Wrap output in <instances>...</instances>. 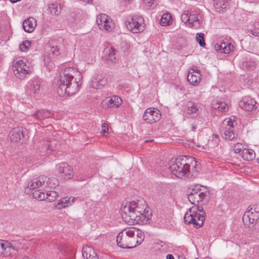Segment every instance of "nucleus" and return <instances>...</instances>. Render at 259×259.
<instances>
[{"mask_svg": "<svg viewBox=\"0 0 259 259\" xmlns=\"http://www.w3.org/2000/svg\"><path fill=\"white\" fill-rule=\"evenodd\" d=\"M121 211L122 219L130 225L147 224L152 215L149 207H145L135 201L127 203L121 208Z\"/></svg>", "mask_w": 259, "mask_h": 259, "instance_id": "f257e3e1", "label": "nucleus"}, {"mask_svg": "<svg viewBox=\"0 0 259 259\" xmlns=\"http://www.w3.org/2000/svg\"><path fill=\"white\" fill-rule=\"evenodd\" d=\"M76 74L80 75L76 69L73 67L65 68L60 72L57 90L59 96H62L65 94L69 96H72L79 91L81 83L77 81L76 78L74 80Z\"/></svg>", "mask_w": 259, "mask_h": 259, "instance_id": "f03ea898", "label": "nucleus"}, {"mask_svg": "<svg viewBox=\"0 0 259 259\" xmlns=\"http://www.w3.org/2000/svg\"><path fill=\"white\" fill-rule=\"evenodd\" d=\"M186 156H180L175 160H171L168 168L176 177L181 178L189 176L190 164Z\"/></svg>", "mask_w": 259, "mask_h": 259, "instance_id": "7ed1b4c3", "label": "nucleus"}, {"mask_svg": "<svg viewBox=\"0 0 259 259\" xmlns=\"http://www.w3.org/2000/svg\"><path fill=\"white\" fill-rule=\"evenodd\" d=\"M194 205L185 213L184 219L186 224H192L194 227L198 228L204 223L205 212L202 206H198V204Z\"/></svg>", "mask_w": 259, "mask_h": 259, "instance_id": "20e7f679", "label": "nucleus"}, {"mask_svg": "<svg viewBox=\"0 0 259 259\" xmlns=\"http://www.w3.org/2000/svg\"><path fill=\"white\" fill-rule=\"evenodd\" d=\"M187 194L189 201L194 205L202 201L207 202L210 198L209 190L206 187L198 185L190 187L187 190Z\"/></svg>", "mask_w": 259, "mask_h": 259, "instance_id": "39448f33", "label": "nucleus"}, {"mask_svg": "<svg viewBox=\"0 0 259 259\" xmlns=\"http://www.w3.org/2000/svg\"><path fill=\"white\" fill-rule=\"evenodd\" d=\"M136 234L134 235V232L132 229L125 232L124 234L123 231L118 233L116 237V242L117 245L123 248H132L135 247L141 243L142 239L135 240Z\"/></svg>", "mask_w": 259, "mask_h": 259, "instance_id": "423d86ee", "label": "nucleus"}, {"mask_svg": "<svg viewBox=\"0 0 259 259\" xmlns=\"http://www.w3.org/2000/svg\"><path fill=\"white\" fill-rule=\"evenodd\" d=\"M181 20L190 27L198 28L201 23V16L198 9H191L189 12L181 15Z\"/></svg>", "mask_w": 259, "mask_h": 259, "instance_id": "0eeeda50", "label": "nucleus"}, {"mask_svg": "<svg viewBox=\"0 0 259 259\" xmlns=\"http://www.w3.org/2000/svg\"><path fill=\"white\" fill-rule=\"evenodd\" d=\"M220 131L223 138L227 140H233L237 136L234 133L233 121L231 119H226L223 121Z\"/></svg>", "mask_w": 259, "mask_h": 259, "instance_id": "6e6552de", "label": "nucleus"}, {"mask_svg": "<svg viewBox=\"0 0 259 259\" xmlns=\"http://www.w3.org/2000/svg\"><path fill=\"white\" fill-rule=\"evenodd\" d=\"M12 69L16 77L20 79L24 78L28 73L29 67L22 60L14 61Z\"/></svg>", "mask_w": 259, "mask_h": 259, "instance_id": "1a4fd4ad", "label": "nucleus"}, {"mask_svg": "<svg viewBox=\"0 0 259 259\" xmlns=\"http://www.w3.org/2000/svg\"><path fill=\"white\" fill-rule=\"evenodd\" d=\"M160 117V112L157 108H149L144 112L143 120L147 123L153 124L159 121Z\"/></svg>", "mask_w": 259, "mask_h": 259, "instance_id": "9d476101", "label": "nucleus"}, {"mask_svg": "<svg viewBox=\"0 0 259 259\" xmlns=\"http://www.w3.org/2000/svg\"><path fill=\"white\" fill-rule=\"evenodd\" d=\"M143 20L141 18H131L126 21V27L133 33H139L144 30V25L142 23Z\"/></svg>", "mask_w": 259, "mask_h": 259, "instance_id": "9b49d317", "label": "nucleus"}, {"mask_svg": "<svg viewBox=\"0 0 259 259\" xmlns=\"http://www.w3.org/2000/svg\"><path fill=\"white\" fill-rule=\"evenodd\" d=\"M56 168L61 175L62 178L65 180L70 179L73 176L72 167L65 162L59 163L56 165Z\"/></svg>", "mask_w": 259, "mask_h": 259, "instance_id": "f8f14e48", "label": "nucleus"}, {"mask_svg": "<svg viewBox=\"0 0 259 259\" xmlns=\"http://www.w3.org/2000/svg\"><path fill=\"white\" fill-rule=\"evenodd\" d=\"M9 136L11 141L17 142L27 137V131L23 127H17L10 131Z\"/></svg>", "mask_w": 259, "mask_h": 259, "instance_id": "ddd939ff", "label": "nucleus"}, {"mask_svg": "<svg viewBox=\"0 0 259 259\" xmlns=\"http://www.w3.org/2000/svg\"><path fill=\"white\" fill-rule=\"evenodd\" d=\"M256 101L250 96H245L239 102L240 108L246 111H251L256 108Z\"/></svg>", "mask_w": 259, "mask_h": 259, "instance_id": "4468645a", "label": "nucleus"}, {"mask_svg": "<svg viewBox=\"0 0 259 259\" xmlns=\"http://www.w3.org/2000/svg\"><path fill=\"white\" fill-rule=\"evenodd\" d=\"M48 177L45 176L39 177L38 179L31 180L28 183V187L25 188V192L29 193L31 190L38 188L40 186L45 185Z\"/></svg>", "mask_w": 259, "mask_h": 259, "instance_id": "2eb2a0df", "label": "nucleus"}, {"mask_svg": "<svg viewBox=\"0 0 259 259\" xmlns=\"http://www.w3.org/2000/svg\"><path fill=\"white\" fill-rule=\"evenodd\" d=\"M258 219L259 214L258 213H254L253 211L247 208L243 215L242 221L245 225L249 226L257 221Z\"/></svg>", "mask_w": 259, "mask_h": 259, "instance_id": "dca6fc26", "label": "nucleus"}, {"mask_svg": "<svg viewBox=\"0 0 259 259\" xmlns=\"http://www.w3.org/2000/svg\"><path fill=\"white\" fill-rule=\"evenodd\" d=\"M54 113L51 111L45 109L37 110L31 115L36 120L41 121L46 118H53Z\"/></svg>", "mask_w": 259, "mask_h": 259, "instance_id": "f3484780", "label": "nucleus"}, {"mask_svg": "<svg viewBox=\"0 0 259 259\" xmlns=\"http://www.w3.org/2000/svg\"><path fill=\"white\" fill-rule=\"evenodd\" d=\"M75 198L74 197H67L62 198L58 200L57 203H55L54 205L58 209L66 208L72 205L75 201Z\"/></svg>", "mask_w": 259, "mask_h": 259, "instance_id": "a211bd4d", "label": "nucleus"}, {"mask_svg": "<svg viewBox=\"0 0 259 259\" xmlns=\"http://www.w3.org/2000/svg\"><path fill=\"white\" fill-rule=\"evenodd\" d=\"M36 26V21L34 18L30 17L25 20L23 22L24 30L28 33L32 32Z\"/></svg>", "mask_w": 259, "mask_h": 259, "instance_id": "6ab92c4d", "label": "nucleus"}, {"mask_svg": "<svg viewBox=\"0 0 259 259\" xmlns=\"http://www.w3.org/2000/svg\"><path fill=\"white\" fill-rule=\"evenodd\" d=\"M82 252L84 259H99L97 253L91 246L88 245L83 246Z\"/></svg>", "mask_w": 259, "mask_h": 259, "instance_id": "aec40b11", "label": "nucleus"}, {"mask_svg": "<svg viewBox=\"0 0 259 259\" xmlns=\"http://www.w3.org/2000/svg\"><path fill=\"white\" fill-rule=\"evenodd\" d=\"M186 113L193 114V117L196 116L199 112V107L197 103L189 101L186 104V108L185 109Z\"/></svg>", "mask_w": 259, "mask_h": 259, "instance_id": "412c9836", "label": "nucleus"}, {"mask_svg": "<svg viewBox=\"0 0 259 259\" xmlns=\"http://www.w3.org/2000/svg\"><path fill=\"white\" fill-rule=\"evenodd\" d=\"M192 70V72L189 71L187 76V80L191 84L196 85L199 82L200 80V71L197 69L195 71L194 69Z\"/></svg>", "mask_w": 259, "mask_h": 259, "instance_id": "4be33fe9", "label": "nucleus"}, {"mask_svg": "<svg viewBox=\"0 0 259 259\" xmlns=\"http://www.w3.org/2000/svg\"><path fill=\"white\" fill-rule=\"evenodd\" d=\"M211 107L220 111H226L228 109V106L224 101L219 100H213L211 104Z\"/></svg>", "mask_w": 259, "mask_h": 259, "instance_id": "5701e85b", "label": "nucleus"}, {"mask_svg": "<svg viewBox=\"0 0 259 259\" xmlns=\"http://www.w3.org/2000/svg\"><path fill=\"white\" fill-rule=\"evenodd\" d=\"M107 100V106L109 107L117 108L122 103V99L119 96H114Z\"/></svg>", "mask_w": 259, "mask_h": 259, "instance_id": "b1692460", "label": "nucleus"}, {"mask_svg": "<svg viewBox=\"0 0 259 259\" xmlns=\"http://www.w3.org/2000/svg\"><path fill=\"white\" fill-rule=\"evenodd\" d=\"M107 83V79L98 76L92 81V86L95 89H101Z\"/></svg>", "mask_w": 259, "mask_h": 259, "instance_id": "393cba45", "label": "nucleus"}, {"mask_svg": "<svg viewBox=\"0 0 259 259\" xmlns=\"http://www.w3.org/2000/svg\"><path fill=\"white\" fill-rule=\"evenodd\" d=\"M242 157L245 160H251L255 158V154L252 149L244 148L241 153Z\"/></svg>", "mask_w": 259, "mask_h": 259, "instance_id": "a878e982", "label": "nucleus"}, {"mask_svg": "<svg viewBox=\"0 0 259 259\" xmlns=\"http://www.w3.org/2000/svg\"><path fill=\"white\" fill-rule=\"evenodd\" d=\"M256 66L255 61L246 59V60L243 61L241 65V68L244 70H253Z\"/></svg>", "mask_w": 259, "mask_h": 259, "instance_id": "bb28decb", "label": "nucleus"}, {"mask_svg": "<svg viewBox=\"0 0 259 259\" xmlns=\"http://www.w3.org/2000/svg\"><path fill=\"white\" fill-rule=\"evenodd\" d=\"M30 91L34 95H37L40 92V82L38 79H35L31 85Z\"/></svg>", "mask_w": 259, "mask_h": 259, "instance_id": "cd10ccee", "label": "nucleus"}, {"mask_svg": "<svg viewBox=\"0 0 259 259\" xmlns=\"http://www.w3.org/2000/svg\"><path fill=\"white\" fill-rule=\"evenodd\" d=\"M213 5L215 8L219 11L227 9L228 4V2L226 0H214Z\"/></svg>", "mask_w": 259, "mask_h": 259, "instance_id": "c85d7f7f", "label": "nucleus"}, {"mask_svg": "<svg viewBox=\"0 0 259 259\" xmlns=\"http://www.w3.org/2000/svg\"><path fill=\"white\" fill-rule=\"evenodd\" d=\"M221 53L225 54H229L231 51L233 50V46L231 42H221Z\"/></svg>", "mask_w": 259, "mask_h": 259, "instance_id": "c756f323", "label": "nucleus"}, {"mask_svg": "<svg viewBox=\"0 0 259 259\" xmlns=\"http://www.w3.org/2000/svg\"><path fill=\"white\" fill-rule=\"evenodd\" d=\"M109 17L105 14L97 16L96 21L100 29L102 28V25H104V23L106 24V23L109 20Z\"/></svg>", "mask_w": 259, "mask_h": 259, "instance_id": "7c9ffc66", "label": "nucleus"}, {"mask_svg": "<svg viewBox=\"0 0 259 259\" xmlns=\"http://www.w3.org/2000/svg\"><path fill=\"white\" fill-rule=\"evenodd\" d=\"M115 51L116 50L113 49L112 47L110 48H107L105 50V52L108 54L107 57V60L108 62L112 63L115 60Z\"/></svg>", "mask_w": 259, "mask_h": 259, "instance_id": "2f4dec72", "label": "nucleus"}, {"mask_svg": "<svg viewBox=\"0 0 259 259\" xmlns=\"http://www.w3.org/2000/svg\"><path fill=\"white\" fill-rule=\"evenodd\" d=\"M49 9L51 12V13L53 15H58L61 11V8L57 3H53L50 5Z\"/></svg>", "mask_w": 259, "mask_h": 259, "instance_id": "473e14b6", "label": "nucleus"}, {"mask_svg": "<svg viewBox=\"0 0 259 259\" xmlns=\"http://www.w3.org/2000/svg\"><path fill=\"white\" fill-rule=\"evenodd\" d=\"M53 147L51 144H49V142H47V143L42 147H39V150L43 155L50 154L53 150Z\"/></svg>", "mask_w": 259, "mask_h": 259, "instance_id": "72a5a7b5", "label": "nucleus"}, {"mask_svg": "<svg viewBox=\"0 0 259 259\" xmlns=\"http://www.w3.org/2000/svg\"><path fill=\"white\" fill-rule=\"evenodd\" d=\"M11 249H14V247L12 246H9L6 243H2L0 241V257L6 256V251L8 249L10 250Z\"/></svg>", "mask_w": 259, "mask_h": 259, "instance_id": "f704fd0d", "label": "nucleus"}, {"mask_svg": "<svg viewBox=\"0 0 259 259\" xmlns=\"http://www.w3.org/2000/svg\"><path fill=\"white\" fill-rule=\"evenodd\" d=\"M58 197V193L55 191H50L46 194V198L50 202H53Z\"/></svg>", "mask_w": 259, "mask_h": 259, "instance_id": "c9c22d12", "label": "nucleus"}, {"mask_svg": "<svg viewBox=\"0 0 259 259\" xmlns=\"http://www.w3.org/2000/svg\"><path fill=\"white\" fill-rule=\"evenodd\" d=\"M171 19V16L170 14H164L162 16L160 19V23L162 26H166L169 25Z\"/></svg>", "mask_w": 259, "mask_h": 259, "instance_id": "e433bc0d", "label": "nucleus"}, {"mask_svg": "<svg viewBox=\"0 0 259 259\" xmlns=\"http://www.w3.org/2000/svg\"><path fill=\"white\" fill-rule=\"evenodd\" d=\"M46 185L50 187L55 188L59 184V181L56 178H48L46 181Z\"/></svg>", "mask_w": 259, "mask_h": 259, "instance_id": "4c0bfd02", "label": "nucleus"}, {"mask_svg": "<svg viewBox=\"0 0 259 259\" xmlns=\"http://www.w3.org/2000/svg\"><path fill=\"white\" fill-rule=\"evenodd\" d=\"M33 197L34 198L38 200H44L46 199V194L44 192L40 191L39 190H36L33 192Z\"/></svg>", "mask_w": 259, "mask_h": 259, "instance_id": "58836bf2", "label": "nucleus"}, {"mask_svg": "<svg viewBox=\"0 0 259 259\" xmlns=\"http://www.w3.org/2000/svg\"><path fill=\"white\" fill-rule=\"evenodd\" d=\"M196 39L201 47H204L205 46V42L204 38V34L203 33H197Z\"/></svg>", "mask_w": 259, "mask_h": 259, "instance_id": "ea45409f", "label": "nucleus"}, {"mask_svg": "<svg viewBox=\"0 0 259 259\" xmlns=\"http://www.w3.org/2000/svg\"><path fill=\"white\" fill-rule=\"evenodd\" d=\"M114 27V24L112 23L111 19L109 17V20L106 23V24L104 23V25H102V28L108 31H110L112 30Z\"/></svg>", "mask_w": 259, "mask_h": 259, "instance_id": "a19ab883", "label": "nucleus"}, {"mask_svg": "<svg viewBox=\"0 0 259 259\" xmlns=\"http://www.w3.org/2000/svg\"><path fill=\"white\" fill-rule=\"evenodd\" d=\"M31 42L29 40H26L23 42L22 44L19 46L20 50L22 52H26L29 50L30 47Z\"/></svg>", "mask_w": 259, "mask_h": 259, "instance_id": "79ce46f5", "label": "nucleus"}, {"mask_svg": "<svg viewBox=\"0 0 259 259\" xmlns=\"http://www.w3.org/2000/svg\"><path fill=\"white\" fill-rule=\"evenodd\" d=\"M132 230H133V231L134 232V235H135V234H136V238H135V240H137V239L139 240V239L141 238V239H142L141 243H142L144 240V236L143 233L139 230L135 229L134 228H132Z\"/></svg>", "mask_w": 259, "mask_h": 259, "instance_id": "37998d69", "label": "nucleus"}, {"mask_svg": "<svg viewBox=\"0 0 259 259\" xmlns=\"http://www.w3.org/2000/svg\"><path fill=\"white\" fill-rule=\"evenodd\" d=\"M243 149V146L242 144L237 143L234 146L233 150L235 153H238L242 152V150Z\"/></svg>", "mask_w": 259, "mask_h": 259, "instance_id": "c03bdc74", "label": "nucleus"}, {"mask_svg": "<svg viewBox=\"0 0 259 259\" xmlns=\"http://www.w3.org/2000/svg\"><path fill=\"white\" fill-rule=\"evenodd\" d=\"M190 160H191V165L194 168H192V170L194 171H197V166H198L197 161L194 157H190Z\"/></svg>", "mask_w": 259, "mask_h": 259, "instance_id": "a18cd8bd", "label": "nucleus"}, {"mask_svg": "<svg viewBox=\"0 0 259 259\" xmlns=\"http://www.w3.org/2000/svg\"><path fill=\"white\" fill-rule=\"evenodd\" d=\"M144 3L148 5L149 7L153 8L154 6H156V0H143Z\"/></svg>", "mask_w": 259, "mask_h": 259, "instance_id": "49530a36", "label": "nucleus"}, {"mask_svg": "<svg viewBox=\"0 0 259 259\" xmlns=\"http://www.w3.org/2000/svg\"><path fill=\"white\" fill-rule=\"evenodd\" d=\"M108 132V125L107 123H104L102 124L101 133L104 134L107 133Z\"/></svg>", "mask_w": 259, "mask_h": 259, "instance_id": "de8ad7c7", "label": "nucleus"}, {"mask_svg": "<svg viewBox=\"0 0 259 259\" xmlns=\"http://www.w3.org/2000/svg\"><path fill=\"white\" fill-rule=\"evenodd\" d=\"M72 17H74V21L76 22L80 21L82 18V15L79 12L78 13L76 16H74V14H72Z\"/></svg>", "mask_w": 259, "mask_h": 259, "instance_id": "09e8293b", "label": "nucleus"}, {"mask_svg": "<svg viewBox=\"0 0 259 259\" xmlns=\"http://www.w3.org/2000/svg\"><path fill=\"white\" fill-rule=\"evenodd\" d=\"M221 43L217 44L214 46L215 50L218 52H221Z\"/></svg>", "mask_w": 259, "mask_h": 259, "instance_id": "8fccbe9b", "label": "nucleus"}, {"mask_svg": "<svg viewBox=\"0 0 259 259\" xmlns=\"http://www.w3.org/2000/svg\"><path fill=\"white\" fill-rule=\"evenodd\" d=\"M166 259H175V258L172 254H168L166 255Z\"/></svg>", "mask_w": 259, "mask_h": 259, "instance_id": "3c124183", "label": "nucleus"}, {"mask_svg": "<svg viewBox=\"0 0 259 259\" xmlns=\"http://www.w3.org/2000/svg\"><path fill=\"white\" fill-rule=\"evenodd\" d=\"M251 34L254 36H259V32L251 31Z\"/></svg>", "mask_w": 259, "mask_h": 259, "instance_id": "603ef678", "label": "nucleus"}, {"mask_svg": "<svg viewBox=\"0 0 259 259\" xmlns=\"http://www.w3.org/2000/svg\"><path fill=\"white\" fill-rule=\"evenodd\" d=\"M83 2H87L88 4H91L92 0H83Z\"/></svg>", "mask_w": 259, "mask_h": 259, "instance_id": "864d4df0", "label": "nucleus"}, {"mask_svg": "<svg viewBox=\"0 0 259 259\" xmlns=\"http://www.w3.org/2000/svg\"><path fill=\"white\" fill-rule=\"evenodd\" d=\"M20 0H10V2L12 3H15L17 2L20 1Z\"/></svg>", "mask_w": 259, "mask_h": 259, "instance_id": "5fc2aeb1", "label": "nucleus"}, {"mask_svg": "<svg viewBox=\"0 0 259 259\" xmlns=\"http://www.w3.org/2000/svg\"><path fill=\"white\" fill-rule=\"evenodd\" d=\"M77 180L78 181H85V179H82V178H78L77 179Z\"/></svg>", "mask_w": 259, "mask_h": 259, "instance_id": "6e6d98bb", "label": "nucleus"}, {"mask_svg": "<svg viewBox=\"0 0 259 259\" xmlns=\"http://www.w3.org/2000/svg\"><path fill=\"white\" fill-rule=\"evenodd\" d=\"M152 141H153V140H146V141H145V143H146V142H152Z\"/></svg>", "mask_w": 259, "mask_h": 259, "instance_id": "4d7b16f0", "label": "nucleus"}, {"mask_svg": "<svg viewBox=\"0 0 259 259\" xmlns=\"http://www.w3.org/2000/svg\"><path fill=\"white\" fill-rule=\"evenodd\" d=\"M215 137L217 138V139H218L219 138V136L218 135H215Z\"/></svg>", "mask_w": 259, "mask_h": 259, "instance_id": "13d9d810", "label": "nucleus"}, {"mask_svg": "<svg viewBox=\"0 0 259 259\" xmlns=\"http://www.w3.org/2000/svg\"><path fill=\"white\" fill-rule=\"evenodd\" d=\"M195 220H196V222H198V220H197V217L194 218Z\"/></svg>", "mask_w": 259, "mask_h": 259, "instance_id": "bf43d9fd", "label": "nucleus"}, {"mask_svg": "<svg viewBox=\"0 0 259 259\" xmlns=\"http://www.w3.org/2000/svg\"><path fill=\"white\" fill-rule=\"evenodd\" d=\"M8 249L6 251H7L6 253H5L6 254L8 253ZM9 251H10V250H9ZM7 255H9L8 254H6V256H7Z\"/></svg>", "mask_w": 259, "mask_h": 259, "instance_id": "052dcab7", "label": "nucleus"}, {"mask_svg": "<svg viewBox=\"0 0 259 259\" xmlns=\"http://www.w3.org/2000/svg\"><path fill=\"white\" fill-rule=\"evenodd\" d=\"M23 259H29V258L27 257H25L23 258Z\"/></svg>", "mask_w": 259, "mask_h": 259, "instance_id": "680f3d73", "label": "nucleus"}, {"mask_svg": "<svg viewBox=\"0 0 259 259\" xmlns=\"http://www.w3.org/2000/svg\"><path fill=\"white\" fill-rule=\"evenodd\" d=\"M257 161L258 163H259V158L257 159Z\"/></svg>", "mask_w": 259, "mask_h": 259, "instance_id": "e2e57ef3", "label": "nucleus"}]
</instances>
